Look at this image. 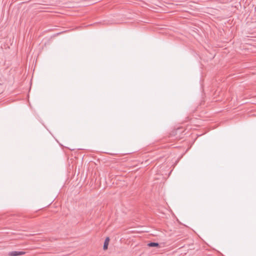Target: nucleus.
Listing matches in <instances>:
<instances>
[{"label": "nucleus", "instance_id": "3", "mask_svg": "<svg viewBox=\"0 0 256 256\" xmlns=\"http://www.w3.org/2000/svg\"><path fill=\"white\" fill-rule=\"evenodd\" d=\"M158 243H155V242H151V243H150L148 244V246H158Z\"/></svg>", "mask_w": 256, "mask_h": 256}, {"label": "nucleus", "instance_id": "2", "mask_svg": "<svg viewBox=\"0 0 256 256\" xmlns=\"http://www.w3.org/2000/svg\"><path fill=\"white\" fill-rule=\"evenodd\" d=\"M110 242V238L108 237H107L104 240L103 248L104 250H106L108 249V243Z\"/></svg>", "mask_w": 256, "mask_h": 256}, {"label": "nucleus", "instance_id": "1", "mask_svg": "<svg viewBox=\"0 0 256 256\" xmlns=\"http://www.w3.org/2000/svg\"><path fill=\"white\" fill-rule=\"evenodd\" d=\"M26 254L24 252H17V251H12L10 252L8 254V256H22Z\"/></svg>", "mask_w": 256, "mask_h": 256}]
</instances>
